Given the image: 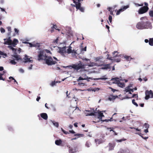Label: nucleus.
Here are the masks:
<instances>
[{"label":"nucleus","mask_w":153,"mask_h":153,"mask_svg":"<svg viewBox=\"0 0 153 153\" xmlns=\"http://www.w3.org/2000/svg\"><path fill=\"white\" fill-rule=\"evenodd\" d=\"M62 141L61 139L57 140L55 141V144L57 146H62Z\"/></svg>","instance_id":"20"},{"label":"nucleus","mask_w":153,"mask_h":153,"mask_svg":"<svg viewBox=\"0 0 153 153\" xmlns=\"http://www.w3.org/2000/svg\"><path fill=\"white\" fill-rule=\"evenodd\" d=\"M95 141L96 144L97 145L102 143L103 142L102 140L100 139L95 140Z\"/></svg>","instance_id":"26"},{"label":"nucleus","mask_w":153,"mask_h":153,"mask_svg":"<svg viewBox=\"0 0 153 153\" xmlns=\"http://www.w3.org/2000/svg\"><path fill=\"white\" fill-rule=\"evenodd\" d=\"M76 7L77 9H79L82 12H84V8L81 7V4L80 3L76 2Z\"/></svg>","instance_id":"14"},{"label":"nucleus","mask_w":153,"mask_h":153,"mask_svg":"<svg viewBox=\"0 0 153 153\" xmlns=\"http://www.w3.org/2000/svg\"><path fill=\"white\" fill-rule=\"evenodd\" d=\"M57 83V81H53L50 84V85L52 87L56 85V84Z\"/></svg>","instance_id":"37"},{"label":"nucleus","mask_w":153,"mask_h":153,"mask_svg":"<svg viewBox=\"0 0 153 153\" xmlns=\"http://www.w3.org/2000/svg\"><path fill=\"white\" fill-rule=\"evenodd\" d=\"M33 65H31L28 68V69L29 70H31L32 68Z\"/></svg>","instance_id":"64"},{"label":"nucleus","mask_w":153,"mask_h":153,"mask_svg":"<svg viewBox=\"0 0 153 153\" xmlns=\"http://www.w3.org/2000/svg\"><path fill=\"white\" fill-rule=\"evenodd\" d=\"M78 99L77 98L74 97L72 100V102H75V103L76 104H77L76 101Z\"/></svg>","instance_id":"40"},{"label":"nucleus","mask_w":153,"mask_h":153,"mask_svg":"<svg viewBox=\"0 0 153 153\" xmlns=\"http://www.w3.org/2000/svg\"><path fill=\"white\" fill-rule=\"evenodd\" d=\"M58 61V59L55 57L47 56L44 62L48 65H51L55 64Z\"/></svg>","instance_id":"2"},{"label":"nucleus","mask_w":153,"mask_h":153,"mask_svg":"<svg viewBox=\"0 0 153 153\" xmlns=\"http://www.w3.org/2000/svg\"><path fill=\"white\" fill-rule=\"evenodd\" d=\"M10 63L13 65H15L16 64V62H15L14 59L11 60L10 61Z\"/></svg>","instance_id":"42"},{"label":"nucleus","mask_w":153,"mask_h":153,"mask_svg":"<svg viewBox=\"0 0 153 153\" xmlns=\"http://www.w3.org/2000/svg\"><path fill=\"white\" fill-rule=\"evenodd\" d=\"M0 30L1 32L2 33H4L5 31V29L2 27L0 28Z\"/></svg>","instance_id":"44"},{"label":"nucleus","mask_w":153,"mask_h":153,"mask_svg":"<svg viewBox=\"0 0 153 153\" xmlns=\"http://www.w3.org/2000/svg\"><path fill=\"white\" fill-rule=\"evenodd\" d=\"M149 44L151 46H153V38L150 39L149 41Z\"/></svg>","instance_id":"36"},{"label":"nucleus","mask_w":153,"mask_h":153,"mask_svg":"<svg viewBox=\"0 0 153 153\" xmlns=\"http://www.w3.org/2000/svg\"><path fill=\"white\" fill-rule=\"evenodd\" d=\"M4 69L3 67L2 66H0V71H3Z\"/></svg>","instance_id":"63"},{"label":"nucleus","mask_w":153,"mask_h":153,"mask_svg":"<svg viewBox=\"0 0 153 153\" xmlns=\"http://www.w3.org/2000/svg\"><path fill=\"white\" fill-rule=\"evenodd\" d=\"M73 126L72 125H70L69 126V128H70V129H71L72 128H73Z\"/></svg>","instance_id":"62"},{"label":"nucleus","mask_w":153,"mask_h":153,"mask_svg":"<svg viewBox=\"0 0 153 153\" xmlns=\"http://www.w3.org/2000/svg\"><path fill=\"white\" fill-rule=\"evenodd\" d=\"M83 136V134H76L74 135V136L78 137H82Z\"/></svg>","instance_id":"41"},{"label":"nucleus","mask_w":153,"mask_h":153,"mask_svg":"<svg viewBox=\"0 0 153 153\" xmlns=\"http://www.w3.org/2000/svg\"><path fill=\"white\" fill-rule=\"evenodd\" d=\"M10 37H9L7 39H4V44L5 45H11L12 43V40L10 39Z\"/></svg>","instance_id":"16"},{"label":"nucleus","mask_w":153,"mask_h":153,"mask_svg":"<svg viewBox=\"0 0 153 153\" xmlns=\"http://www.w3.org/2000/svg\"><path fill=\"white\" fill-rule=\"evenodd\" d=\"M149 14L151 16L153 17V11H150L149 12Z\"/></svg>","instance_id":"50"},{"label":"nucleus","mask_w":153,"mask_h":153,"mask_svg":"<svg viewBox=\"0 0 153 153\" xmlns=\"http://www.w3.org/2000/svg\"><path fill=\"white\" fill-rule=\"evenodd\" d=\"M67 48L66 50V53L68 54L71 53L72 55L74 56H75L76 54V51L75 50L72 49V47L71 46H69L67 47Z\"/></svg>","instance_id":"9"},{"label":"nucleus","mask_w":153,"mask_h":153,"mask_svg":"<svg viewBox=\"0 0 153 153\" xmlns=\"http://www.w3.org/2000/svg\"><path fill=\"white\" fill-rule=\"evenodd\" d=\"M86 65H82V64L80 65H74L72 66V68L77 70H79L80 68H84L85 66Z\"/></svg>","instance_id":"11"},{"label":"nucleus","mask_w":153,"mask_h":153,"mask_svg":"<svg viewBox=\"0 0 153 153\" xmlns=\"http://www.w3.org/2000/svg\"><path fill=\"white\" fill-rule=\"evenodd\" d=\"M29 46L30 47H39L40 45V43L34 42L32 43H28Z\"/></svg>","instance_id":"13"},{"label":"nucleus","mask_w":153,"mask_h":153,"mask_svg":"<svg viewBox=\"0 0 153 153\" xmlns=\"http://www.w3.org/2000/svg\"><path fill=\"white\" fill-rule=\"evenodd\" d=\"M100 90V88H91L89 90V91H92L94 92L98 91Z\"/></svg>","instance_id":"34"},{"label":"nucleus","mask_w":153,"mask_h":153,"mask_svg":"<svg viewBox=\"0 0 153 153\" xmlns=\"http://www.w3.org/2000/svg\"><path fill=\"white\" fill-rule=\"evenodd\" d=\"M109 150L111 151L113 149L114 146V145L112 144L109 143Z\"/></svg>","instance_id":"31"},{"label":"nucleus","mask_w":153,"mask_h":153,"mask_svg":"<svg viewBox=\"0 0 153 153\" xmlns=\"http://www.w3.org/2000/svg\"><path fill=\"white\" fill-rule=\"evenodd\" d=\"M132 103L135 105L136 107L138 106V105L137 103L135 102V100L133 99L132 100Z\"/></svg>","instance_id":"48"},{"label":"nucleus","mask_w":153,"mask_h":153,"mask_svg":"<svg viewBox=\"0 0 153 153\" xmlns=\"http://www.w3.org/2000/svg\"><path fill=\"white\" fill-rule=\"evenodd\" d=\"M81 51H86V47H85L84 48H82L81 49Z\"/></svg>","instance_id":"58"},{"label":"nucleus","mask_w":153,"mask_h":153,"mask_svg":"<svg viewBox=\"0 0 153 153\" xmlns=\"http://www.w3.org/2000/svg\"><path fill=\"white\" fill-rule=\"evenodd\" d=\"M51 122L53 126L56 128H58L59 126V123L57 122H55L54 121L51 120Z\"/></svg>","instance_id":"28"},{"label":"nucleus","mask_w":153,"mask_h":153,"mask_svg":"<svg viewBox=\"0 0 153 153\" xmlns=\"http://www.w3.org/2000/svg\"><path fill=\"white\" fill-rule=\"evenodd\" d=\"M116 97L113 96H111L108 98V100L109 101H113L114 100H115L116 98Z\"/></svg>","instance_id":"32"},{"label":"nucleus","mask_w":153,"mask_h":153,"mask_svg":"<svg viewBox=\"0 0 153 153\" xmlns=\"http://www.w3.org/2000/svg\"><path fill=\"white\" fill-rule=\"evenodd\" d=\"M124 58L127 61H130L132 59L130 56L127 55L124 56Z\"/></svg>","instance_id":"30"},{"label":"nucleus","mask_w":153,"mask_h":153,"mask_svg":"<svg viewBox=\"0 0 153 153\" xmlns=\"http://www.w3.org/2000/svg\"><path fill=\"white\" fill-rule=\"evenodd\" d=\"M94 80H99V79H101V80H106L107 79V78L105 77L103 78H94L93 79Z\"/></svg>","instance_id":"47"},{"label":"nucleus","mask_w":153,"mask_h":153,"mask_svg":"<svg viewBox=\"0 0 153 153\" xmlns=\"http://www.w3.org/2000/svg\"><path fill=\"white\" fill-rule=\"evenodd\" d=\"M61 129L64 134H69L68 132L64 130L62 128H61Z\"/></svg>","instance_id":"45"},{"label":"nucleus","mask_w":153,"mask_h":153,"mask_svg":"<svg viewBox=\"0 0 153 153\" xmlns=\"http://www.w3.org/2000/svg\"><path fill=\"white\" fill-rule=\"evenodd\" d=\"M102 57L101 56L97 57L95 59V60L96 61H99L100 60L102 59Z\"/></svg>","instance_id":"39"},{"label":"nucleus","mask_w":153,"mask_h":153,"mask_svg":"<svg viewBox=\"0 0 153 153\" xmlns=\"http://www.w3.org/2000/svg\"><path fill=\"white\" fill-rule=\"evenodd\" d=\"M61 45L63 44V47H59L57 49V52L60 53L62 55L64 56L65 53H66V45L65 42L64 43H60Z\"/></svg>","instance_id":"5"},{"label":"nucleus","mask_w":153,"mask_h":153,"mask_svg":"<svg viewBox=\"0 0 153 153\" xmlns=\"http://www.w3.org/2000/svg\"><path fill=\"white\" fill-rule=\"evenodd\" d=\"M1 55L2 56L3 58H5L7 56V55L6 53H4V52L0 51V59L1 58Z\"/></svg>","instance_id":"29"},{"label":"nucleus","mask_w":153,"mask_h":153,"mask_svg":"<svg viewBox=\"0 0 153 153\" xmlns=\"http://www.w3.org/2000/svg\"><path fill=\"white\" fill-rule=\"evenodd\" d=\"M74 152V151L72 148L70 147L69 148V153H73Z\"/></svg>","instance_id":"43"},{"label":"nucleus","mask_w":153,"mask_h":153,"mask_svg":"<svg viewBox=\"0 0 153 153\" xmlns=\"http://www.w3.org/2000/svg\"><path fill=\"white\" fill-rule=\"evenodd\" d=\"M14 30L16 33L17 34H18L19 31L17 29L15 28Z\"/></svg>","instance_id":"54"},{"label":"nucleus","mask_w":153,"mask_h":153,"mask_svg":"<svg viewBox=\"0 0 153 153\" xmlns=\"http://www.w3.org/2000/svg\"><path fill=\"white\" fill-rule=\"evenodd\" d=\"M2 76L1 75H0V80H3V81L4 80V79H3Z\"/></svg>","instance_id":"61"},{"label":"nucleus","mask_w":153,"mask_h":153,"mask_svg":"<svg viewBox=\"0 0 153 153\" xmlns=\"http://www.w3.org/2000/svg\"><path fill=\"white\" fill-rule=\"evenodd\" d=\"M121 152L125 153H129L131 151L128 148H125Z\"/></svg>","instance_id":"24"},{"label":"nucleus","mask_w":153,"mask_h":153,"mask_svg":"<svg viewBox=\"0 0 153 153\" xmlns=\"http://www.w3.org/2000/svg\"><path fill=\"white\" fill-rule=\"evenodd\" d=\"M19 71L22 73H23L24 72V70L22 68H20L19 70Z\"/></svg>","instance_id":"55"},{"label":"nucleus","mask_w":153,"mask_h":153,"mask_svg":"<svg viewBox=\"0 0 153 153\" xmlns=\"http://www.w3.org/2000/svg\"><path fill=\"white\" fill-rule=\"evenodd\" d=\"M126 140V139H122L120 140H116V141L117 142H120L122 141H125Z\"/></svg>","instance_id":"53"},{"label":"nucleus","mask_w":153,"mask_h":153,"mask_svg":"<svg viewBox=\"0 0 153 153\" xmlns=\"http://www.w3.org/2000/svg\"><path fill=\"white\" fill-rule=\"evenodd\" d=\"M85 146L87 147H89L90 146V144L88 142H87L85 144Z\"/></svg>","instance_id":"56"},{"label":"nucleus","mask_w":153,"mask_h":153,"mask_svg":"<svg viewBox=\"0 0 153 153\" xmlns=\"http://www.w3.org/2000/svg\"><path fill=\"white\" fill-rule=\"evenodd\" d=\"M37 60L39 61H44L46 59L47 56L43 50H40L37 52Z\"/></svg>","instance_id":"4"},{"label":"nucleus","mask_w":153,"mask_h":153,"mask_svg":"<svg viewBox=\"0 0 153 153\" xmlns=\"http://www.w3.org/2000/svg\"><path fill=\"white\" fill-rule=\"evenodd\" d=\"M144 127L146 128H148L149 126V125L146 123L144 124Z\"/></svg>","instance_id":"51"},{"label":"nucleus","mask_w":153,"mask_h":153,"mask_svg":"<svg viewBox=\"0 0 153 153\" xmlns=\"http://www.w3.org/2000/svg\"><path fill=\"white\" fill-rule=\"evenodd\" d=\"M59 37H57L56 40L53 41V42L54 43H56L57 44H58L59 41Z\"/></svg>","instance_id":"46"},{"label":"nucleus","mask_w":153,"mask_h":153,"mask_svg":"<svg viewBox=\"0 0 153 153\" xmlns=\"http://www.w3.org/2000/svg\"><path fill=\"white\" fill-rule=\"evenodd\" d=\"M140 20L141 21H144L143 22H144V25L146 26H148V25L147 24V23H150L149 22H148L147 21V19L145 17H142L140 18Z\"/></svg>","instance_id":"18"},{"label":"nucleus","mask_w":153,"mask_h":153,"mask_svg":"<svg viewBox=\"0 0 153 153\" xmlns=\"http://www.w3.org/2000/svg\"><path fill=\"white\" fill-rule=\"evenodd\" d=\"M144 21H141V22H138L136 25V27L139 29H143L144 28H150L151 29L152 27V25L151 23H147L148 26H146L144 25Z\"/></svg>","instance_id":"3"},{"label":"nucleus","mask_w":153,"mask_h":153,"mask_svg":"<svg viewBox=\"0 0 153 153\" xmlns=\"http://www.w3.org/2000/svg\"><path fill=\"white\" fill-rule=\"evenodd\" d=\"M23 62L25 63H32L33 62V60L32 58H30L29 56L25 55L23 59Z\"/></svg>","instance_id":"10"},{"label":"nucleus","mask_w":153,"mask_h":153,"mask_svg":"<svg viewBox=\"0 0 153 153\" xmlns=\"http://www.w3.org/2000/svg\"><path fill=\"white\" fill-rule=\"evenodd\" d=\"M102 67L101 68L102 69H107L110 68V64H105L102 65Z\"/></svg>","instance_id":"22"},{"label":"nucleus","mask_w":153,"mask_h":153,"mask_svg":"<svg viewBox=\"0 0 153 153\" xmlns=\"http://www.w3.org/2000/svg\"><path fill=\"white\" fill-rule=\"evenodd\" d=\"M78 84L80 86H83L84 85V84L83 83H79Z\"/></svg>","instance_id":"60"},{"label":"nucleus","mask_w":153,"mask_h":153,"mask_svg":"<svg viewBox=\"0 0 153 153\" xmlns=\"http://www.w3.org/2000/svg\"><path fill=\"white\" fill-rule=\"evenodd\" d=\"M135 5L136 6H143V4H135Z\"/></svg>","instance_id":"57"},{"label":"nucleus","mask_w":153,"mask_h":153,"mask_svg":"<svg viewBox=\"0 0 153 153\" xmlns=\"http://www.w3.org/2000/svg\"><path fill=\"white\" fill-rule=\"evenodd\" d=\"M89 67H93L94 66H97V64L94 62H90V64L88 65ZM98 66H100V65H98Z\"/></svg>","instance_id":"27"},{"label":"nucleus","mask_w":153,"mask_h":153,"mask_svg":"<svg viewBox=\"0 0 153 153\" xmlns=\"http://www.w3.org/2000/svg\"><path fill=\"white\" fill-rule=\"evenodd\" d=\"M117 51H114L113 53V54L114 55V56L113 57H109V55L108 54V56L107 57V59H108L110 60H114L115 61H116L117 62H119L120 61V59H116V57L117 56H120L121 55H119V56H117V54L115 55V54L116 53H117Z\"/></svg>","instance_id":"7"},{"label":"nucleus","mask_w":153,"mask_h":153,"mask_svg":"<svg viewBox=\"0 0 153 153\" xmlns=\"http://www.w3.org/2000/svg\"><path fill=\"white\" fill-rule=\"evenodd\" d=\"M19 41L18 39H14L13 41H12V43L11 45H12L13 46L15 47L16 45L18 43Z\"/></svg>","instance_id":"21"},{"label":"nucleus","mask_w":153,"mask_h":153,"mask_svg":"<svg viewBox=\"0 0 153 153\" xmlns=\"http://www.w3.org/2000/svg\"><path fill=\"white\" fill-rule=\"evenodd\" d=\"M69 132L70 133H72V134H74L75 133V131H74L73 130H70L69 131Z\"/></svg>","instance_id":"59"},{"label":"nucleus","mask_w":153,"mask_h":153,"mask_svg":"<svg viewBox=\"0 0 153 153\" xmlns=\"http://www.w3.org/2000/svg\"><path fill=\"white\" fill-rule=\"evenodd\" d=\"M112 16H109L108 19L110 23H111L112 22Z\"/></svg>","instance_id":"52"},{"label":"nucleus","mask_w":153,"mask_h":153,"mask_svg":"<svg viewBox=\"0 0 153 153\" xmlns=\"http://www.w3.org/2000/svg\"><path fill=\"white\" fill-rule=\"evenodd\" d=\"M111 80L112 83L117 84L119 87H123L125 86L124 84L121 82L122 80L119 78H113Z\"/></svg>","instance_id":"6"},{"label":"nucleus","mask_w":153,"mask_h":153,"mask_svg":"<svg viewBox=\"0 0 153 153\" xmlns=\"http://www.w3.org/2000/svg\"><path fill=\"white\" fill-rule=\"evenodd\" d=\"M128 7H129L128 5H126V6H124V7H123L122 8H120L119 10L117 11V13H116V15H119L121 12L124 11L126 9H127Z\"/></svg>","instance_id":"15"},{"label":"nucleus","mask_w":153,"mask_h":153,"mask_svg":"<svg viewBox=\"0 0 153 153\" xmlns=\"http://www.w3.org/2000/svg\"><path fill=\"white\" fill-rule=\"evenodd\" d=\"M89 79H91L90 77H89V78L87 77V76H85L84 77V78H83L81 76H80V77H79L78 81L79 80H84V79H86V80H87L88 81H89Z\"/></svg>","instance_id":"23"},{"label":"nucleus","mask_w":153,"mask_h":153,"mask_svg":"<svg viewBox=\"0 0 153 153\" xmlns=\"http://www.w3.org/2000/svg\"><path fill=\"white\" fill-rule=\"evenodd\" d=\"M108 10L110 12V13L111 15H113V10L111 9V7H108Z\"/></svg>","instance_id":"38"},{"label":"nucleus","mask_w":153,"mask_h":153,"mask_svg":"<svg viewBox=\"0 0 153 153\" xmlns=\"http://www.w3.org/2000/svg\"><path fill=\"white\" fill-rule=\"evenodd\" d=\"M149 9L148 7L144 6L141 8L139 11V14H143L146 12Z\"/></svg>","instance_id":"12"},{"label":"nucleus","mask_w":153,"mask_h":153,"mask_svg":"<svg viewBox=\"0 0 153 153\" xmlns=\"http://www.w3.org/2000/svg\"><path fill=\"white\" fill-rule=\"evenodd\" d=\"M43 50L45 51V52H46L47 53H50V54H51V53H52L51 52V51L45 49V50Z\"/></svg>","instance_id":"49"},{"label":"nucleus","mask_w":153,"mask_h":153,"mask_svg":"<svg viewBox=\"0 0 153 153\" xmlns=\"http://www.w3.org/2000/svg\"><path fill=\"white\" fill-rule=\"evenodd\" d=\"M146 96L145 99L148 100L149 98H152L153 97V93L152 90L150 91L146 90L145 92Z\"/></svg>","instance_id":"8"},{"label":"nucleus","mask_w":153,"mask_h":153,"mask_svg":"<svg viewBox=\"0 0 153 153\" xmlns=\"http://www.w3.org/2000/svg\"><path fill=\"white\" fill-rule=\"evenodd\" d=\"M12 57L15 58L17 61L21 60V59L19 55L16 54H15L12 56Z\"/></svg>","instance_id":"25"},{"label":"nucleus","mask_w":153,"mask_h":153,"mask_svg":"<svg viewBox=\"0 0 153 153\" xmlns=\"http://www.w3.org/2000/svg\"><path fill=\"white\" fill-rule=\"evenodd\" d=\"M40 116L42 118L45 120H47L48 119V116L47 114L46 113H42L40 114Z\"/></svg>","instance_id":"19"},{"label":"nucleus","mask_w":153,"mask_h":153,"mask_svg":"<svg viewBox=\"0 0 153 153\" xmlns=\"http://www.w3.org/2000/svg\"><path fill=\"white\" fill-rule=\"evenodd\" d=\"M8 47L10 49L12 50V51H13V52L14 53H16V49L14 48H13V47L12 46H8Z\"/></svg>","instance_id":"35"},{"label":"nucleus","mask_w":153,"mask_h":153,"mask_svg":"<svg viewBox=\"0 0 153 153\" xmlns=\"http://www.w3.org/2000/svg\"><path fill=\"white\" fill-rule=\"evenodd\" d=\"M132 87V84H130L125 88L124 91L126 92H129V94H131V93L130 92V90L131 88Z\"/></svg>","instance_id":"17"},{"label":"nucleus","mask_w":153,"mask_h":153,"mask_svg":"<svg viewBox=\"0 0 153 153\" xmlns=\"http://www.w3.org/2000/svg\"><path fill=\"white\" fill-rule=\"evenodd\" d=\"M8 31H9L8 33V35H10L11 32V28L10 27H7Z\"/></svg>","instance_id":"33"},{"label":"nucleus","mask_w":153,"mask_h":153,"mask_svg":"<svg viewBox=\"0 0 153 153\" xmlns=\"http://www.w3.org/2000/svg\"><path fill=\"white\" fill-rule=\"evenodd\" d=\"M103 111H98L97 113L95 112H94V113H91L89 114H86V116H96L97 114L98 115V117L97 118V119H98V120H97V121L98 122H99L100 121H102L103 122H108V121H111V119H112V118H111V119L109 120L106 119L105 120H102V117H104L103 114L102 112Z\"/></svg>","instance_id":"1"}]
</instances>
